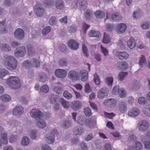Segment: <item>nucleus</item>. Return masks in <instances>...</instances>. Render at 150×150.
<instances>
[{
	"instance_id": "nucleus-1",
	"label": "nucleus",
	"mask_w": 150,
	"mask_h": 150,
	"mask_svg": "<svg viewBox=\"0 0 150 150\" xmlns=\"http://www.w3.org/2000/svg\"><path fill=\"white\" fill-rule=\"evenodd\" d=\"M3 61L5 67L10 70H14L17 67V61L13 56L6 54L4 56Z\"/></svg>"
},
{
	"instance_id": "nucleus-2",
	"label": "nucleus",
	"mask_w": 150,
	"mask_h": 150,
	"mask_svg": "<svg viewBox=\"0 0 150 150\" xmlns=\"http://www.w3.org/2000/svg\"><path fill=\"white\" fill-rule=\"evenodd\" d=\"M6 82L11 88L16 89L21 87L20 79L17 77L11 76L9 77L7 79Z\"/></svg>"
},
{
	"instance_id": "nucleus-3",
	"label": "nucleus",
	"mask_w": 150,
	"mask_h": 150,
	"mask_svg": "<svg viewBox=\"0 0 150 150\" xmlns=\"http://www.w3.org/2000/svg\"><path fill=\"white\" fill-rule=\"evenodd\" d=\"M58 135V132L56 129L52 130L50 133L47 134L45 136V139L49 144L53 143L55 141V136Z\"/></svg>"
},
{
	"instance_id": "nucleus-4",
	"label": "nucleus",
	"mask_w": 150,
	"mask_h": 150,
	"mask_svg": "<svg viewBox=\"0 0 150 150\" xmlns=\"http://www.w3.org/2000/svg\"><path fill=\"white\" fill-rule=\"evenodd\" d=\"M26 53L25 48L24 46H21L16 48L14 52V55L17 58L23 57Z\"/></svg>"
},
{
	"instance_id": "nucleus-5",
	"label": "nucleus",
	"mask_w": 150,
	"mask_h": 150,
	"mask_svg": "<svg viewBox=\"0 0 150 150\" xmlns=\"http://www.w3.org/2000/svg\"><path fill=\"white\" fill-rule=\"evenodd\" d=\"M34 8L36 14L38 16L41 17L44 14L45 9L41 3L36 4L34 6Z\"/></svg>"
},
{
	"instance_id": "nucleus-6",
	"label": "nucleus",
	"mask_w": 150,
	"mask_h": 150,
	"mask_svg": "<svg viewBox=\"0 0 150 150\" xmlns=\"http://www.w3.org/2000/svg\"><path fill=\"white\" fill-rule=\"evenodd\" d=\"M30 113L31 117L36 120H38L42 118V113L41 111L38 110L32 109Z\"/></svg>"
},
{
	"instance_id": "nucleus-7",
	"label": "nucleus",
	"mask_w": 150,
	"mask_h": 150,
	"mask_svg": "<svg viewBox=\"0 0 150 150\" xmlns=\"http://www.w3.org/2000/svg\"><path fill=\"white\" fill-rule=\"evenodd\" d=\"M149 126L148 122L145 120L140 121L138 125L139 129L142 131H146L148 129Z\"/></svg>"
},
{
	"instance_id": "nucleus-8",
	"label": "nucleus",
	"mask_w": 150,
	"mask_h": 150,
	"mask_svg": "<svg viewBox=\"0 0 150 150\" xmlns=\"http://www.w3.org/2000/svg\"><path fill=\"white\" fill-rule=\"evenodd\" d=\"M108 92L109 90L107 88H102L98 91L97 97L99 98H103L108 95Z\"/></svg>"
},
{
	"instance_id": "nucleus-9",
	"label": "nucleus",
	"mask_w": 150,
	"mask_h": 150,
	"mask_svg": "<svg viewBox=\"0 0 150 150\" xmlns=\"http://www.w3.org/2000/svg\"><path fill=\"white\" fill-rule=\"evenodd\" d=\"M68 47L73 50H77L79 47V44L78 42L74 40H69L67 43Z\"/></svg>"
},
{
	"instance_id": "nucleus-10",
	"label": "nucleus",
	"mask_w": 150,
	"mask_h": 150,
	"mask_svg": "<svg viewBox=\"0 0 150 150\" xmlns=\"http://www.w3.org/2000/svg\"><path fill=\"white\" fill-rule=\"evenodd\" d=\"M69 78L72 80L76 81L79 79V76L78 72L74 70H71L68 74Z\"/></svg>"
},
{
	"instance_id": "nucleus-11",
	"label": "nucleus",
	"mask_w": 150,
	"mask_h": 150,
	"mask_svg": "<svg viewBox=\"0 0 150 150\" xmlns=\"http://www.w3.org/2000/svg\"><path fill=\"white\" fill-rule=\"evenodd\" d=\"M15 37L19 40H22L24 37L25 33L23 30L21 28H18L14 33Z\"/></svg>"
},
{
	"instance_id": "nucleus-12",
	"label": "nucleus",
	"mask_w": 150,
	"mask_h": 150,
	"mask_svg": "<svg viewBox=\"0 0 150 150\" xmlns=\"http://www.w3.org/2000/svg\"><path fill=\"white\" fill-rule=\"evenodd\" d=\"M55 75L58 77L63 78L67 75V72L66 70L62 69H57L55 72Z\"/></svg>"
},
{
	"instance_id": "nucleus-13",
	"label": "nucleus",
	"mask_w": 150,
	"mask_h": 150,
	"mask_svg": "<svg viewBox=\"0 0 150 150\" xmlns=\"http://www.w3.org/2000/svg\"><path fill=\"white\" fill-rule=\"evenodd\" d=\"M118 109L120 112L122 113H125L127 110V105L125 102L121 101L118 104Z\"/></svg>"
},
{
	"instance_id": "nucleus-14",
	"label": "nucleus",
	"mask_w": 150,
	"mask_h": 150,
	"mask_svg": "<svg viewBox=\"0 0 150 150\" xmlns=\"http://www.w3.org/2000/svg\"><path fill=\"white\" fill-rule=\"evenodd\" d=\"M103 103L107 106L110 108H113L115 105L116 101L114 98H111L105 100Z\"/></svg>"
},
{
	"instance_id": "nucleus-15",
	"label": "nucleus",
	"mask_w": 150,
	"mask_h": 150,
	"mask_svg": "<svg viewBox=\"0 0 150 150\" xmlns=\"http://www.w3.org/2000/svg\"><path fill=\"white\" fill-rule=\"evenodd\" d=\"M8 32L7 26L5 21L0 22V33L1 34L7 33Z\"/></svg>"
},
{
	"instance_id": "nucleus-16",
	"label": "nucleus",
	"mask_w": 150,
	"mask_h": 150,
	"mask_svg": "<svg viewBox=\"0 0 150 150\" xmlns=\"http://www.w3.org/2000/svg\"><path fill=\"white\" fill-rule=\"evenodd\" d=\"M24 109L21 106H18L16 107L13 111V115L15 116H19L23 112Z\"/></svg>"
},
{
	"instance_id": "nucleus-17",
	"label": "nucleus",
	"mask_w": 150,
	"mask_h": 150,
	"mask_svg": "<svg viewBox=\"0 0 150 150\" xmlns=\"http://www.w3.org/2000/svg\"><path fill=\"white\" fill-rule=\"evenodd\" d=\"M139 64L142 67H146L150 68V63L146 62L145 56L143 55H142L139 58Z\"/></svg>"
},
{
	"instance_id": "nucleus-18",
	"label": "nucleus",
	"mask_w": 150,
	"mask_h": 150,
	"mask_svg": "<svg viewBox=\"0 0 150 150\" xmlns=\"http://www.w3.org/2000/svg\"><path fill=\"white\" fill-rule=\"evenodd\" d=\"M117 67L122 70H126L128 67L127 64L125 61L119 62L116 64Z\"/></svg>"
},
{
	"instance_id": "nucleus-19",
	"label": "nucleus",
	"mask_w": 150,
	"mask_h": 150,
	"mask_svg": "<svg viewBox=\"0 0 150 150\" xmlns=\"http://www.w3.org/2000/svg\"><path fill=\"white\" fill-rule=\"evenodd\" d=\"M126 29V25L124 23H120L117 26V31L118 33L121 34L123 33Z\"/></svg>"
},
{
	"instance_id": "nucleus-20",
	"label": "nucleus",
	"mask_w": 150,
	"mask_h": 150,
	"mask_svg": "<svg viewBox=\"0 0 150 150\" xmlns=\"http://www.w3.org/2000/svg\"><path fill=\"white\" fill-rule=\"evenodd\" d=\"M87 118L84 115H80L77 117L76 121L78 124L81 125H86Z\"/></svg>"
},
{
	"instance_id": "nucleus-21",
	"label": "nucleus",
	"mask_w": 150,
	"mask_h": 150,
	"mask_svg": "<svg viewBox=\"0 0 150 150\" xmlns=\"http://www.w3.org/2000/svg\"><path fill=\"white\" fill-rule=\"evenodd\" d=\"M88 35L90 37H94L97 38H99L101 36V34L99 31L94 30H90Z\"/></svg>"
},
{
	"instance_id": "nucleus-22",
	"label": "nucleus",
	"mask_w": 150,
	"mask_h": 150,
	"mask_svg": "<svg viewBox=\"0 0 150 150\" xmlns=\"http://www.w3.org/2000/svg\"><path fill=\"white\" fill-rule=\"evenodd\" d=\"M56 8L59 10H62L64 6V1L62 0H56L55 1Z\"/></svg>"
},
{
	"instance_id": "nucleus-23",
	"label": "nucleus",
	"mask_w": 150,
	"mask_h": 150,
	"mask_svg": "<svg viewBox=\"0 0 150 150\" xmlns=\"http://www.w3.org/2000/svg\"><path fill=\"white\" fill-rule=\"evenodd\" d=\"M117 54L118 58L121 60L126 59L129 57L128 54L125 52H117Z\"/></svg>"
},
{
	"instance_id": "nucleus-24",
	"label": "nucleus",
	"mask_w": 150,
	"mask_h": 150,
	"mask_svg": "<svg viewBox=\"0 0 150 150\" xmlns=\"http://www.w3.org/2000/svg\"><path fill=\"white\" fill-rule=\"evenodd\" d=\"M73 131L76 135H81L83 132V129L81 126L78 125L74 127Z\"/></svg>"
},
{
	"instance_id": "nucleus-25",
	"label": "nucleus",
	"mask_w": 150,
	"mask_h": 150,
	"mask_svg": "<svg viewBox=\"0 0 150 150\" xmlns=\"http://www.w3.org/2000/svg\"><path fill=\"white\" fill-rule=\"evenodd\" d=\"M96 123V120L95 118L91 117L87 119L86 125L90 127H92Z\"/></svg>"
},
{
	"instance_id": "nucleus-26",
	"label": "nucleus",
	"mask_w": 150,
	"mask_h": 150,
	"mask_svg": "<svg viewBox=\"0 0 150 150\" xmlns=\"http://www.w3.org/2000/svg\"><path fill=\"white\" fill-rule=\"evenodd\" d=\"M139 113V111L138 109L137 108H133L132 111L128 112V115L131 117L136 116L138 115Z\"/></svg>"
},
{
	"instance_id": "nucleus-27",
	"label": "nucleus",
	"mask_w": 150,
	"mask_h": 150,
	"mask_svg": "<svg viewBox=\"0 0 150 150\" xmlns=\"http://www.w3.org/2000/svg\"><path fill=\"white\" fill-rule=\"evenodd\" d=\"M127 45L129 48L133 49L136 46V43L134 38L131 37L127 42Z\"/></svg>"
},
{
	"instance_id": "nucleus-28",
	"label": "nucleus",
	"mask_w": 150,
	"mask_h": 150,
	"mask_svg": "<svg viewBox=\"0 0 150 150\" xmlns=\"http://www.w3.org/2000/svg\"><path fill=\"white\" fill-rule=\"evenodd\" d=\"M38 120V121H37L36 123L38 127L43 129L46 127L47 126L46 122L44 120L41 119Z\"/></svg>"
},
{
	"instance_id": "nucleus-29",
	"label": "nucleus",
	"mask_w": 150,
	"mask_h": 150,
	"mask_svg": "<svg viewBox=\"0 0 150 150\" xmlns=\"http://www.w3.org/2000/svg\"><path fill=\"white\" fill-rule=\"evenodd\" d=\"M81 105V103L77 100L72 103L71 108L74 110H77L80 108Z\"/></svg>"
},
{
	"instance_id": "nucleus-30",
	"label": "nucleus",
	"mask_w": 150,
	"mask_h": 150,
	"mask_svg": "<svg viewBox=\"0 0 150 150\" xmlns=\"http://www.w3.org/2000/svg\"><path fill=\"white\" fill-rule=\"evenodd\" d=\"M79 6L80 9L81 10L85 8L87 4L86 0H78Z\"/></svg>"
},
{
	"instance_id": "nucleus-31",
	"label": "nucleus",
	"mask_w": 150,
	"mask_h": 150,
	"mask_svg": "<svg viewBox=\"0 0 150 150\" xmlns=\"http://www.w3.org/2000/svg\"><path fill=\"white\" fill-rule=\"evenodd\" d=\"M80 73L81 77V80L83 81H86L88 79V73L85 70L80 71Z\"/></svg>"
},
{
	"instance_id": "nucleus-32",
	"label": "nucleus",
	"mask_w": 150,
	"mask_h": 150,
	"mask_svg": "<svg viewBox=\"0 0 150 150\" xmlns=\"http://www.w3.org/2000/svg\"><path fill=\"white\" fill-rule=\"evenodd\" d=\"M0 48L3 50L7 52H9L11 50V47L8 44H1Z\"/></svg>"
},
{
	"instance_id": "nucleus-33",
	"label": "nucleus",
	"mask_w": 150,
	"mask_h": 150,
	"mask_svg": "<svg viewBox=\"0 0 150 150\" xmlns=\"http://www.w3.org/2000/svg\"><path fill=\"white\" fill-rule=\"evenodd\" d=\"M118 93L119 96L121 98H124L127 96V93L125 89L122 88L119 89L118 91Z\"/></svg>"
},
{
	"instance_id": "nucleus-34",
	"label": "nucleus",
	"mask_w": 150,
	"mask_h": 150,
	"mask_svg": "<svg viewBox=\"0 0 150 150\" xmlns=\"http://www.w3.org/2000/svg\"><path fill=\"white\" fill-rule=\"evenodd\" d=\"M27 50L28 55L30 56H33L35 54V52L33 46L28 45L27 46Z\"/></svg>"
},
{
	"instance_id": "nucleus-35",
	"label": "nucleus",
	"mask_w": 150,
	"mask_h": 150,
	"mask_svg": "<svg viewBox=\"0 0 150 150\" xmlns=\"http://www.w3.org/2000/svg\"><path fill=\"white\" fill-rule=\"evenodd\" d=\"M112 18L113 21H118L121 20L122 17L120 13L116 12L112 15Z\"/></svg>"
},
{
	"instance_id": "nucleus-36",
	"label": "nucleus",
	"mask_w": 150,
	"mask_h": 150,
	"mask_svg": "<svg viewBox=\"0 0 150 150\" xmlns=\"http://www.w3.org/2000/svg\"><path fill=\"white\" fill-rule=\"evenodd\" d=\"M60 101L64 108L68 109L69 107V103L65 100L63 98H61L60 99Z\"/></svg>"
},
{
	"instance_id": "nucleus-37",
	"label": "nucleus",
	"mask_w": 150,
	"mask_h": 150,
	"mask_svg": "<svg viewBox=\"0 0 150 150\" xmlns=\"http://www.w3.org/2000/svg\"><path fill=\"white\" fill-rule=\"evenodd\" d=\"M68 62L67 59L63 58L59 60L58 64L60 67H64L67 66Z\"/></svg>"
},
{
	"instance_id": "nucleus-38",
	"label": "nucleus",
	"mask_w": 150,
	"mask_h": 150,
	"mask_svg": "<svg viewBox=\"0 0 150 150\" xmlns=\"http://www.w3.org/2000/svg\"><path fill=\"white\" fill-rule=\"evenodd\" d=\"M1 98L3 101L4 102H8L10 101L11 98V97L8 94H4L1 96Z\"/></svg>"
},
{
	"instance_id": "nucleus-39",
	"label": "nucleus",
	"mask_w": 150,
	"mask_h": 150,
	"mask_svg": "<svg viewBox=\"0 0 150 150\" xmlns=\"http://www.w3.org/2000/svg\"><path fill=\"white\" fill-rule=\"evenodd\" d=\"M128 75V73L127 72L123 71L120 72L118 76V78L119 80L122 81L123 80L124 78Z\"/></svg>"
},
{
	"instance_id": "nucleus-40",
	"label": "nucleus",
	"mask_w": 150,
	"mask_h": 150,
	"mask_svg": "<svg viewBox=\"0 0 150 150\" xmlns=\"http://www.w3.org/2000/svg\"><path fill=\"white\" fill-rule=\"evenodd\" d=\"M40 62L38 59L34 58L32 59L31 66L38 67L40 66Z\"/></svg>"
},
{
	"instance_id": "nucleus-41",
	"label": "nucleus",
	"mask_w": 150,
	"mask_h": 150,
	"mask_svg": "<svg viewBox=\"0 0 150 150\" xmlns=\"http://www.w3.org/2000/svg\"><path fill=\"white\" fill-rule=\"evenodd\" d=\"M95 15L96 18H103L105 16V13L101 11H96L95 12Z\"/></svg>"
},
{
	"instance_id": "nucleus-42",
	"label": "nucleus",
	"mask_w": 150,
	"mask_h": 150,
	"mask_svg": "<svg viewBox=\"0 0 150 150\" xmlns=\"http://www.w3.org/2000/svg\"><path fill=\"white\" fill-rule=\"evenodd\" d=\"M9 73V71L6 69L3 68L0 69V78H3L4 77L8 74Z\"/></svg>"
},
{
	"instance_id": "nucleus-43",
	"label": "nucleus",
	"mask_w": 150,
	"mask_h": 150,
	"mask_svg": "<svg viewBox=\"0 0 150 150\" xmlns=\"http://www.w3.org/2000/svg\"><path fill=\"white\" fill-rule=\"evenodd\" d=\"M53 90L54 92L59 94L62 93L63 91L62 87L57 86H54L53 88Z\"/></svg>"
},
{
	"instance_id": "nucleus-44",
	"label": "nucleus",
	"mask_w": 150,
	"mask_h": 150,
	"mask_svg": "<svg viewBox=\"0 0 150 150\" xmlns=\"http://www.w3.org/2000/svg\"><path fill=\"white\" fill-rule=\"evenodd\" d=\"M63 95L65 98L68 100L70 99L72 97V94L69 93L68 91L66 90L64 92Z\"/></svg>"
},
{
	"instance_id": "nucleus-45",
	"label": "nucleus",
	"mask_w": 150,
	"mask_h": 150,
	"mask_svg": "<svg viewBox=\"0 0 150 150\" xmlns=\"http://www.w3.org/2000/svg\"><path fill=\"white\" fill-rule=\"evenodd\" d=\"M30 142V139L28 137H25L22 139L21 143L22 145L25 146L28 145L29 143Z\"/></svg>"
},
{
	"instance_id": "nucleus-46",
	"label": "nucleus",
	"mask_w": 150,
	"mask_h": 150,
	"mask_svg": "<svg viewBox=\"0 0 150 150\" xmlns=\"http://www.w3.org/2000/svg\"><path fill=\"white\" fill-rule=\"evenodd\" d=\"M59 97L58 96L54 94H52L51 97V102L53 104L56 103L58 100Z\"/></svg>"
},
{
	"instance_id": "nucleus-47",
	"label": "nucleus",
	"mask_w": 150,
	"mask_h": 150,
	"mask_svg": "<svg viewBox=\"0 0 150 150\" xmlns=\"http://www.w3.org/2000/svg\"><path fill=\"white\" fill-rule=\"evenodd\" d=\"M57 22V18L55 16H52L49 20V23L51 25H55Z\"/></svg>"
},
{
	"instance_id": "nucleus-48",
	"label": "nucleus",
	"mask_w": 150,
	"mask_h": 150,
	"mask_svg": "<svg viewBox=\"0 0 150 150\" xmlns=\"http://www.w3.org/2000/svg\"><path fill=\"white\" fill-rule=\"evenodd\" d=\"M51 30V28L50 26H47L43 29L42 31V33L43 35H47Z\"/></svg>"
},
{
	"instance_id": "nucleus-49",
	"label": "nucleus",
	"mask_w": 150,
	"mask_h": 150,
	"mask_svg": "<svg viewBox=\"0 0 150 150\" xmlns=\"http://www.w3.org/2000/svg\"><path fill=\"white\" fill-rule=\"evenodd\" d=\"M102 142L100 140L96 139L95 141V144L98 149H100L102 148Z\"/></svg>"
},
{
	"instance_id": "nucleus-50",
	"label": "nucleus",
	"mask_w": 150,
	"mask_h": 150,
	"mask_svg": "<svg viewBox=\"0 0 150 150\" xmlns=\"http://www.w3.org/2000/svg\"><path fill=\"white\" fill-rule=\"evenodd\" d=\"M47 75L43 73L40 74L39 76V81L42 82H45L47 79Z\"/></svg>"
},
{
	"instance_id": "nucleus-51",
	"label": "nucleus",
	"mask_w": 150,
	"mask_h": 150,
	"mask_svg": "<svg viewBox=\"0 0 150 150\" xmlns=\"http://www.w3.org/2000/svg\"><path fill=\"white\" fill-rule=\"evenodd\" d=\"M43 3L45 6H50L53 4L54 2L52 0H45Z\"/></svg>"
},
{
	"instance_id": "nucleus-52",
	"label": "nucleus",
	"mask_w": 150,
	"mask_h": 150,
	"mask_svg": "<svg viewBox=\"0 0 150 150\" xmlns=\"http://www.w3.org/2000/svg\"><path fill=\"white\" fill-rule=\"evenodd\" d=\"M110 37L107 34L104 33V35L103 39V42L104 43H107L110 42Z\"/></svg>"
},
{
	"instance_id": "nucleus-53",
	"label": "nucleus",
	"mask_w": 150,
	"mask_h": 150,
	"mask_svg": "<svg viewBox=\"0 0 150 150\" xmlns=\"http://www.w3.org/2000/svg\"><path fill=\"white\" fill-rule=\"evenodd\" d=\"M139 87V85L137 82V81H134L132 86L131 89L134 91H137Z\"/></svg>"
},
{
	"instance_id": "nucleus-54",
	"label": "nucleus",
	"mask_w": 150,
	"mask_h": 150,
	"mask_svg": "<svg viewBox=\"0 0 150 150\" xmlns=\"http://www.w3.org/2000/svg\"><path fill=\"white\" fill-rule=\"evenodd\" d=\"M1 137L3 143L5 144H7L8 142L7 134L5 133L2 134Z\"/></svg>"
},
{
	"instance_id": "nucleus-55",
	"label": "nucleus",
	"mask_w": 150,
	"mask_h": 150,
	"mask_svg": "<svg viewBox=\"0 0 150 150\" xmlns=\"http://www.w3.org/2000/svg\"><path fill=\"white\" fill-rule=\"evenodd\" d=\"M106 83L108 86H111L113 82V78L110 76H108L106 78Z\"/></svg>"
},
{
	"instance_id": "nucleus-56",
	"label": "nucleus",
	"mask_w": 150,
	"mask_h": 150,
	"mask_svg": "<svg viewBox=\"0 0 150 150\" xmlns=\"http://www.w3.org/2000/svg\"><path fill=\"white\" fill-rule=\"evenodd\" d=\"M134 147L137 150H139L142 149L143 146L140 142H137L135 143Z\"/></svg>"
},
{
	"instance_id": "nucleus-57",
	"label": "nucleus",
	"mask_w": 150,
	"mask_h": 150,
	"mask_svg": "<svg viewBox=\"0 0 150 150\" xmlns=\"http://www.w3.org/2000/svg\"><path fill=\"white\" fill-rule=\"evenodd\" d=\"M94 77L93 80L95 83L97 85H99L100 83V79L99 76L97 75L96 73H95L94 74Z\"/></svg>"
},
{
	"instance_id": "nucleus-58",
	"label": "nucleus",
	"mask_w": 150,
	"mask_h": 150,
	"mask_svg": "<svg viewBox=\"0 0 150 150\" xmlns=\"http://www.w3.org/2000/svg\"><path fill=\"white\" fill-rule=\"evenodd\" d=\"M40 90L42 92L45 93H47L49 91V88L47 85H44L40 88Z\"/></svg>"
},
{
	"instance_id": "nucleus-59",
	"label": "nucleus",
	"mask_w": 150,
	"mask_h": 150,
	"mask_svg": "<svg viewBox=\"0 0 150 150\" xmlns=\"http://www.w3.org/2000/svg\"><path fill=\"white\" fill-rule=\"evenodd\" d=\"M91 16V13L90 10H87L85 13V17L86 19L89 20Z\"/></svg>"
},
{
	"instance_id": "nucleus-60",
	"label": "nucleus",
	"mask_w": 150,
	"mask_h": 150,
	"mask_svg": "<svg viewBox=\"0 0 150 150\" xmlns=\"http://www.w3.org/2000/svg\"><path fill=\"white\" fill-rule=\"evenodd\" d=\"M141 140L144 143L149 141L150 140V136L148 135H143L141 137Z\"/></svg>"
},
{
	"instance_id": "nucleus-61",
	"label": "nucleus",
	"mask_w": 150,
	"mask_h": 150,
	"mask_svg": "<svg viewBox=\"0 0 150 150\" xmlns=\"http://www.w3.org/2000/svg\"><path fill=\"white\" fill-rule=\"evenodd\" d=\"M37 130L35 129L31 131L30 136L32 139H35L36 138V134Z\"/></svg>"
},
{
	"instance_id": "nucleus-62",
	"label": "nucleus",
	"mask_w": 150,
	"mask_h": 150,
	"mask_svg": "<svg viewBox=\"0 0 150 150\" xmlns=\"http://www.w3.org/2000/svg\"><path fill=\"white\" fill-rule=\"evenodd\" d=\"M84 112L86 116H89L91 115V110L89 108H87L84 109Z\"/></svg>"
},
{
	"instance_id": "nucleus-63",
	"label": "nucleus",
	"mask_w": 150,
	"mask_h": 150,
	"mask_svg": "<svg viewBox=\"0 0 150 150\" xmlns=\"http://www.w3.org/2000/svg\"><path fill=\"white\" fill-rule=\"evenodd\" d=\"M141 27L144 29H147L150 28V25L147 23H144L141 25Z\"/></svg>"
},
{
	"instance_id": "nucleus-64",
	"label": "nucleus",
	"mask_w": 150,
	"mask_h": 150,
	"mask_svg": "<svg viewBox=\"0 0 150 150\" xmlns=\"http://www.w3.org/2000/svg\"><path fill=\"white\" fill-rule=\"evenodd\" d=\"M83 52L84 54L87 57L88 56V49L87 47L84 45H83Z\"/></svg>"
}]
</instances>
